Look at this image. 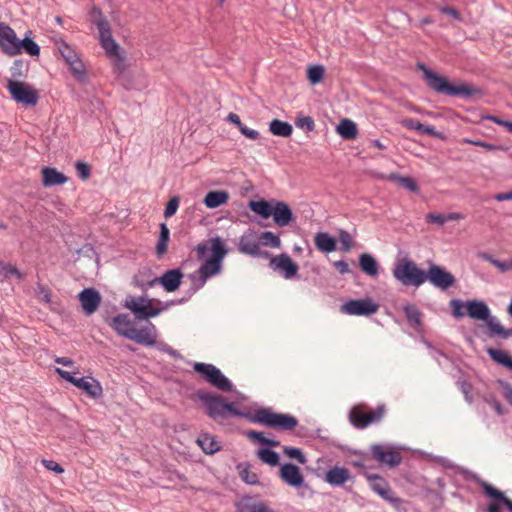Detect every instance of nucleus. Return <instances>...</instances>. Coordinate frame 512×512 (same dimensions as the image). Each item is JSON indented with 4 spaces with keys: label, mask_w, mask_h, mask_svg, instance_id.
I'll return each mask as SVG.
<instances>
[{
    "label": "nucleus",
    "mask_w": 512,
    "mask_h": 512,
    "mask_svg": "<svg viewBox=\"0 0 512 512\" xmlns=\"http://www.w3.org/2000/svg\"><path fill=\"white\" fill-rule=\"evenodd\" d=\"M351 478L350 472L345 467L335 466L328 470L324 480L333 486H341Z\"/></svg>",
    "instance_id": "bb28decb"
},
{
    "label": "nucleus",
    "mask_w": 512,
    "mask_h": 512,
    "mask_svg": "<svg viewBox=\"0 0 512 512\" xmlns=\"http://www.w3.org/2000/svg\"><path fill=\"white\" fill-rule=\"evenodd\" d=\"M250 420L254 423L284 431L293 430L298 425V420L294 416L277 413L268 408L256 410L250 416Z\"/></svg>",
    "instance_id": "20e7f679"
},
{
    "label": "nucleus",
    "mask_w": 512,
    "mask_h": 512,
    "mask_svg": "<svg viewBox=\"0 0 512 512\" xmlns=\"http://www.w3.org/2000/svg\"><path fill=\"white\" fill-rule=\"evenodd\" d=\"M194 370L199 373L207 382L222 391H230L231 382L222 374V372L212 364L197 362L193 366Z\"/></svg>",
    "instance_id": "9d476101"
},
{
    "label": "nucleus",
    "mask_w": 512,
    "mask_h": 512,
    "mask_svg": "<svg viewBox=\"0 0 512 512\" xmlns=\"http://www.w3.org/2000/svg\"><path fill=\"white\" fill-rule=\"evenodd\" d=\"M269 130L273 135L281 137H289L293 132V128L289 123L278 119L270 122Z\"/></svg>",
    "instance_id": "c9c22d12"
},
{
    "label": "nucleus",
    "mask_w": 512,
    "mask_h": 512,
    "mask_svg": "<svg viewBox=\"0 0 512 512\" xmlns=\"http://www.w3.org/2000/svg\"><path fill=\"white\" fill-rule=\"evenodd\" d=\"M324 73L325 69L321 65H311L307 68V78L313 85L322 81Z\"/></svg>",
    "instance_id": "a19ab883"
},
{
    "label": "nucleus",
    "mask_w": 512,
    "mask_h": 512,
    "mask_svg": "<svg viewBox=\"0 0 512 512\" xmlns=\"http://www.w3.org/2000/svg\"><path fill=\"white\" fill-rule=\"evenodd\" d=\"M124 307L138 320L156 317L165 309L159 300L147 296H129L124 301Z\"/></svg>",
    "instance_id": "39448f33"
},
{
    "label": "nucleus",
    "mask_w": 512,
    "mask_h": 512,
    "mask_svg": "<svg viewBox=\"0 0 512 512\" xmlns=\"http://www.w3.org/2000/svg\"><path fill=\"white\" fill-rule=\"evenodd\" d=\"M257 455L261 461L271 466H275L279 463L278 453L271 449H260Z\"/></svg>",
    "instance_id": "c03bdc74"
},
{
    "label": "nucleus",
    "mask_w": 512,
    "mask_h": 512,
    "mask_svg": "<svg viewBox=\"0 0 512 512\" xmlns=\"http://www.w3.org/2000/svg\"><path fill=\"white\" fill-rule=\"evenodd\" d=\"M0 275L4 279H8L11 276H15L18 279L22 278V273L12 264L0 262Z\"/></svg>",
    "instance_id": "09e8293b"
},
{
    "label": "nucleus",
    "mask_w": 512,
    "mask_h": 512,
    "mask_svg": "<svg viewBox=\"0 0 512 512\" xmlns=\"http://www.w3.org/2000/svg\"><path fill=\"white\" fill-rule=\"evenodd\" d=\"M401 124L403 127L417 132H420V129L422 128V123L414 118H405L401 121Z\"/></svg>",
    "instance_id": "6e6d98bb"
},
{
    "label": "nucleus",
    "mask_w": 512,
    "mask_h": 512,
    "mask_svg": "<svg viewBox=\"0 0 512 512\" xmlns=\"http://www.w3.org/2000/svg\"><path fill=\"white\" fill-rule=\"evenodd\" d=\"M67 181L68 178L55 168L45 167L42 169V182L45 187L63 185Z\"/></svg>",
    "instance_id": "c85d7f7f"
},
{
    "label": "nucleus",
    "mask_w": 512,
    "mask_h": 512,
    "mask_svg": "<svg viewBox=\"0 0 512 512\" xmlns=\"http://www.w3.org/2000/svg\"><path fill=\"white\" fill-rule=\"evenodd\" d=\"M6 88L11 98L17 103L26 106H35L38 103V91L25 82L9 79Z\"/></svg>",
    "instance_id": "6e6552de"
},
{
    "label": "nucleus",
    "mask_w": 512,
    "mask_h": 512,
    "mask_svg": "<svg viewBox=\"0 0 512 512\" xmlns=\"http://www.w3.org/2000/svg\"><path fill=\"white\" fill-rule=\"evenodd\" d=\"M281 479L290 486L298 487L304 482L300 469L293 464H284L280 469Z\"/></svg>",
    "instance_id": "a878e982"
},
{
    "label": "nucleus",
    "mask_w": 512,
    "mask_h": 512,
    "mask_svg": "<svg viewBox=\"0 0 512 512\" xmlns=\"http://www.w3.org/2000/svg\"><path fill=\"white\" fill-rule=\"evenodd\" d=\"M249 208L264 219L273 216L274 222L280 226H287L293 219V213L289 205L277 200L250 201Z\"/></svg>",
    "instance_id": "f03ea898"
},
{
    "label": "nucleus",
    "mask_w": 512,
    "mask_h": 512,
    "mask_svg": "<svg viewBox=\"0 0 512 512\" xmlns=\"http://www.w3.org/2000/svg\"><path fill=\"white\" fill-rule=\"evenodd\" d=\"M451 307L453 308V315L456 317V318H461L464 316V313H463V304L458 301V300H452L451 301Z\"/></svg>",
    "instance_id": "0e129e2a"
},
{
    "label": "nucleus",
    "mask_w": 512,
    "mask_h": 512,
    "mask_svg": "<svg viewBox=\"0 0 512 512\" xmlns=\"http://www.w3.org/2000/svg\"><path fill=\"white\" fill-rule=\"evenodd\" d=\"M128 339L145 346H153L156 343L155 326L149 322L146 327L134 328Z\"/></svg>",
    "instance_id": "412c9836"
},
{
    "label": "nucleus",
    "mask_w": 512,
    "mask_h": 512,
    "mask_svg": "<svg viewBox=\"0 0 512 512\" xmlns=\"http://www.w3.org/2000/svg\"><path fill=\"white\" fill-rule=\"evenodd\" d=\"M487 352L496 363L512 370V357L506 351L489 348Z\"/></svg>",
    "instance_id": "e433bc0d"
},
{
    "label": "nucleus",
    "mask_w": 512,
    "mask_h": 512,
    "mask_svg": "<svg viewBox=\"0 0 512 512\" xmlns=\"http://www.w3.org/2000/svg\"><path fill=\"white\" fill-rule=\"evenodd\" d=\"M170 231L165 223L160 225V237L156 245V254L161 257L167 252Z\"/></svg>",
    "instance_id": "58836bf2"
},
{
    "label": "nucleus",
    "mask_w": 512,
    "mask_h": 512,
    "mask_svg": "<svg viewBox=\"0 0 512 512\" xmlns=\"http://www.w3.org/2000/svg\"><path fill=\"white\" fill-rule=\"evenodd\" d=\"M19 39L15 31L5 23L0 22V47L9 56L20 54Z\"/></svg>",
    "instance_id": "dca6fc26"
},
{
    "label": "nucleus",
    "mask_w": 512,
    "mask_h": 512,
    "mask_svg": "<svg viewBox=\"0 0 512 512\" xmlns=\"http://www.w3.org/2000/svg\"><path fill=\"white\" fill-rule=\"evenodd\" d=\"M270 266L274 270L282 271L284 277L287 279L292 278L298 272V265L292 261L290 256L286 254H281L279 256L273 257L270 260Z\"/></svg>",
    "instance_id": "aec40b11"
},
{
    "label": "nucleus",
    "mask_w": 512,
    "mask_h": 512,
    "mask_svg": "<svg viewBox=\"0 0 512 512\" xmlns=\"http://www.w3.org/2000/svg\"><path fill=\"white\" fill-rule=\"evenodd\" d=\"M480 257L483 260L491 263L493 266H495L502 273L507 272L509 270H512V258L509 259V260H506V261H499V260L493 258L488 253H481Z\"/></svg>",
    "instance_id": "ea45409f"
},
{
    "label": "nucleus",
    "mask_w": 512,
    "mask_h": 512,
    "mask_svg": "<svg viewBox=\"0 0 512 512\" xmlns=\"http://www.w3.org/2000/svg\"><path fill=\"white\" fill-rule=\"evenodd\" d=\"M18 45L20 46V53L22 52V50H24L31 56H38L40 53V48L38 44L29 38H24L23 40H20Z\"/></svg>",
    "instance_id": "49530a36"
},
{
    "label": "nucleus",
    "mask_w": 512,
    "mask_h": 512,
    "mask_svg": "<svg viewBox=\"0 0 512 512\" xmlns=\"http://www.w3.org/2000/svg\"><path fill=\"white\" fill-rule=\"evenodd\" d=\"M389 180L397 181L401 186H403L404 188H406L412 192H418V190H419L418 185L415 182V180L410 177H403L398 174H391L389 176Z\"/></svg>",
    "instance_id": "37998d69"
},
{
    "label": "nucleus",
    "mask_w": 512,
    "mask_h": 512,
    "mask_svg": "<svg viewBox=\"0 0 512 512\" xmlns=\"http://www.w3.org/2000/svg\"><path fill=\"white\" fill-rule=\"evenodd\" d=\"M107 57L111 60L112 70L117 75H122L126 70L125 56L121 53V47L117 44V48L112 51L104 50Z\"/></svg>",
    "instance_id": "c756f323"
},
{
    "label": "nucleus",
    "mask_w": 512,
    "mask_h": 512,
    "mask_svg": "<svg viewBox=\"0 0 512 512\" xmlns=\"http://www.w3.org/2000/svg\"><path fill=\"white\" fill-rule=\"evenodd\" d=\"M241 479L247 484H256L258 482V477L255 473L249 471L248 469H243L240 472Z\"/></svg>",
    "instance_id": "4d7b16f0"
},
{
    "label": "nucleus",
    "mask_w": 512,
    "mask_h": 512,
    "mask_svg": "<svg viewBox=\"0 0 512 512\" xmlns=\"http://www.w3.org/2000/svg\"><path fill=\"white\" fill-rule=\"evenodd\" d=\"M283 452L290 458L296 459L300 464L306 463V458L301 450L295 447H284Z\"/></svg>",
    "instance_id": "8fccbe9b"
},
{
    "label": "nucleus",
    "mask_w": 512,
    "mask_h": 512,
    "mask_svg": "<svg viewBox=\"0 0 512 512\" xmlns=\"http://www.w3.org/2000/svg\"><path fill=\"white\" fill-rule=\"evenodd\" d=\"M78 299L86 315L95 313L101 304V295L94 288H85L78 294Z\"/></svg>",
    "instance_id": "6ab92c4d"
},
{
    "label": "nucleus",
    "mask_w": 512,
    "mask_h": 512,
    "mask_svg": "<svg viewBox=\"0 0 512 512\" xmlns=\"http://www.w3.org/2000/svg\"><path fill=\"white\" fill-rule=\"evenodd\" d=\"M94 23L99 32V42L104 50L112 51L117 48V42L114 40L111 32V25L109 21L102 16L101 13L94 19Z\"/></svg>",
    "instance_id": "f3484780"
},
{
    "label": "nucleus",
    "mask_w": 512,
    "mask_h": 512,
    "mask_svg": "<svg viewBox=\"0 0 512 512\" xmlns=\"http://www.w3.org/2000/svg\"><path fill=\"white\" fill-rule=\"evenodd\" d=\"M404 313L413 326H418L421 323V312L415 305H407L404 307Z\"/></svg>",
    "instance_id": "de8ad7c7"
},
{
    "label": "nucleus",
    "mask_w": 512,
    "mask_h": 512,
    "mask_svg": "<svg viewBox=\"0 0 512 512\" xmlns=\"http://www.w3.org/2000/svg\"><path fill=\"white\" fill-rule=\"evenodd\" d=\"M183 278V273L179 269H172L166 271L161 277L157 278L156 281L162 285L167 292L176 291Z\"/></svg>",
    "instance_id": "4be33fe9"
},
{
    "label": "nucleus",
    "mask_w": 512,
    "mask_h": 512,
    "mask_svg": "<svg viewBox=\"0 0 512 512\" xmlns=\"http://www.w3.org/2000/svg\"><path fill=\"white\" fill-rule=\"evenodd\" d=\"M237 512H275L264 502H258L250 496H244L235 503Z\"/></svg>",
    "instance_id": "5701e85b"
},
{
    "label": "nucleus",
    "mask_w": 512,
    "mask_h": 512,
    "mask_svg": "<svg viewBox=\"0 0 512 512\" xmlns=\"http://www.w3.org/2000/svg\"><path fill=\"white\" fill-rule=\"evenodd\" d=\"M379 305L372 299L350 300L341 306V312L348 315L369 316L378 311Z\"/></svg>",
    "instance_id": "f8f14e48"
},
{
    "label": "nucleus",
    "mask_w": 512,
    "mask_h": 512,
    "mask_svg": "<svg viewBox=\"0 0 512 512\" xmlns=\"http://www.w3.org/2000/svg\"><path fill=\"white\" fill-rule=\"evenodd\" d=\"M418 68L423 71L424 78L428 86L438 93H442L449 96H472L475 90L468 84L453 85L443 77L438 75L436 72L428 69L424 64L419 63Z\"/></svg>",
    "instance_id": "7ed1b4c3"
},
{
    "label": "nucleus",
    "mask_w": 512,
    "mask_h": 512,
    "mask_svg": "<svg viewBox=\"0 0 512 512\" xmlns=\"http://www.w3.org/2000/svg\"><path fill=\"white\" fill-rule=\"evenodd\" d=\"M42 464L44 465V467L50 471H53L57 474H61L64 472V469L63 467L58 464L57 462L53 461V460H46V459H43L42 460Z\"/></svg>",
    "instance_id": "bf43d9fd"
},
{
    "label": "nucleus",
    "mask_w": 512,
    "mask_h": 512,
    "mask_svg": "<svg viewBox=\"0 0 512 512\" xmlns=\"http://www.w3.org/2000/svg\"><path fill=\"white\" fill-rule=\"evenodd\" d=\"M463 143H468V144H471V145H474V146H479V147H482L488 151H496V150H499L501 147L500 146H497V145H493V144H490V143H487V142H483V141H480V140H471V139H468V138H464L462 140Z\"/></svg>",
    "instance_id": "864d4df0"
},
{
    "label": "nucleus",
    "mask_w": 512,
    "mask_h": 512,
    "mask_svg": "<svg viewBox=\"0 0 512 512\" xmlns=\"http://www.w3.org/2000/svg\"><path fill=\"white\" fill-rule=\"evenodd\" d=\"M240 132L245 136L247 137L248 139H251V140H256L259 138V132L254 130V129H251V128H248L246 125L242 124L241 127L239 128Z\"/></svg>",
    "instance_id": "e2e57ef3"
},
{
    "label": "nucleus",
    "mask_w": 512,
    "mask_h": 512,
    "mask_svg": "<svg viewBox=\"0 0 512 512\" xmlns=\"http://www.w3.org/2000/svg\"><path fill=\"white\" fill-rule=\"evenodd\" d=\"M337 132L347 140H352L357 137L358 129L357 125L349 119H343L337 127Z\"/></svg>",
    "instance_id": "72a5a7b5"
},
{
    "label": "nucleus",
    "mask_w": 512,
    "mask_h": 512,
    "mask_svg": "<svg viewBox=\"0 0 512 512\" xmlns=\"http://www.w3.org/2000/svg\"><path fill=\"white\" fill-rule=\"evenodd\" d=\"M482 487L487 496L498 501H501L504 498L503 493L498 489L494 488L492 485L484 483Z\"/></svg>",
    "instance_id": "603ef678"
},
{
    "label": "nucleus",
    "mask_w": 512,
    "mask_h": 512,
    "mask_svg": "<svg viewBox=\"0 0 512 512\" xmlns=\"http://www.w3.org/2000/svg\"><path fill=\"white\" fill-rule=\"evenodd\" d=\"M371 452L375 460L389 467H396L402 461V456L398 451L383 445H373Z\"/></svg>",
    "instance_id": "a211bd4d"
},
{
    "label": "nucleus",
    "mask_w": 512,
    "mask_h": 512,
    "mask_svg": "<svg viewBox=\"0 0 512 512\" xmlns=\"http://www.w3.org/2000/svg\"><path fill=\"white\" fill-rule=\"evenodd\" d=\"M76 170H77L78 175L80 176V178H82L83 180H86V179L89 178V176H90V167L86 163L78 161L76 163Z\"/></svg>",
    "instance_id": "13d9d810"
},
{
    "label": "nucleus",
    "mask_w": 512,
    "mask_h": 512,
    "mask_svg": "<svg viewBox=\"0 0 512 512\" xmlns=\"http://www.w3.org/2000/svg\"><path fill=\"white\" fill-rule=\"evenodd\" d=\"M426 221L429 223H435L438 225H443L446 222V215L444 214H436V213H429L426 216Z\"/></svg>",
    "instance_id": "680f3d73"
},
{
    "label": "nucleus",
    "mask_w": 512,
    "mask_h": 512,
    "mask_svg": "<svg viewBox=\"0 0 512 512\" xmlns=\"http://www.w3.org/2000/svg\"><path fill=\"white\" fill-rule=\"evenodd\" d=\"M393 276L406 286L419 287L426 281V272L407 258L397 261L393 269Z\"/></svg>",
    "instance_id": "423d86ee"
},
{
    "label": "nucleus",
    "mask_w": 512,
    "mask_h": 512,
    "mask_svg": "<svg viewBox=\"0 0 512 512\" xmlns=\"http://www.w3.org/2000/svg\"><path fill=\"white\" fill-rule=\"evenodd\" d=\"M366 479L369 482L370 488L377 493L381 498L389 501L393 505H398L402 500L394 495V492L390 488L388 482L381 476L376 474H365Z\"/></svg>",
    "instance_id": "4468645a"
},
{
    "label": "nucleus",
    "mask_w": 512,
    "mask_h": 512,
    "mask_svg": "<svg viewBox=\"0 0 512 512\" xmlns=\"http://www.w3.org/2000/svg\"><path fill=\"white\" fill-rule=\"evenodd\" d=\"M386 413L385 405L368 408L366 405H356L349 412V420L357 429H365L369 425L378 423Z\"/></svg>",
    "instance_id": "0eeeda50"
},
{
    "label": "nucleus",
    "mask_w": 512,
    "mask_h": 512,
    "mask_svg": "<svg viewBox=\"0 0 512 512\" xmlns=\"http://www.w3.org/2000/svg\"><path fill=\"white\" fill-rule=\"evenodd\" d=\"M359 266L365 274L371 277H375L378 274V263L370 254L364 253L360 255Z\"/></svg>",
    "instance_id": "2f4dec72"
},
{
    "label": "nucleus",
    "mask_w": 512,
    "mask_h": 512,
    "mask_svg": "<svg viewBox=\"0 0 512 512\" xmlns=\"http://www.w3.org/2000/svg\"><path fill=\"white\" fill-rule=\"evenodd\" d=\"M179 207V199L177 197L171 198L166 204L164 215L166 218L172 217Z\"/></svg>",
    "instance_id": "5fc2aeb1"
},
{
    "label": "nucleus",
    "mask_w": 512,
    "mask_h": 512,
    "mask_svg": "<svg viewBox=\"0 0 512 512\" xmlns=\"http://www.w3.org/2000/svg\"><path fill=\"white\" fill-rule=\"evenodd\" d=\"M259 242L261 241L262 245L269 246L272 248H280L281 240L279 236L275 235L273 232L266 231L260 234Z\"/></svg>",
    "instance_id": "79ce46f5"
},
{
    "label": "nucleus",
    "mask_w": 512,
    "mask_h": 512,
    "mask_svg": "<svg viewBox=\"0 0 512 512\" xmlns=\"http://www.w3.org/2000/svg\"><path fill=\"white\" fill-rule=\"evenodd\" d=\"M487 323V326L490 330L491 335H499L502 338L506 339L510 336H512V329L506 330L498 321L496 317H490L485 320Z\"/></svg>",
    "instance_id": "4c0bfd02"
},
{
    "label": "nucleus",
    "mask_w": 512,
    "mask_h": 512,
    "mask_svg": "<svg viewBox=\"0 0 512 512\" xmlns=\"http://www.w3.org/2000/svg\"><path fill=\"white\" fill-rule=\"evenodd\" d=\"M426 280H428L433 286L442 290L448 289L456 282L452 273L435 264L430 265L426 272Z\"/></svg>",
    "instance_id": "ddd939ff"
},
{
    "label": "nucleus",
    "mask_w": 512,
    "mask_h": 512,
    "mask_svg": "<svg viewBox=\"0 0 512 512\" xmlns=\"http://www.w3.org/2000/svg\"><path fill=\"white\" fill-rule=\"evenodd\" d=\"M109 326L112 327L119 335L128 339V335L132 334L134 330V323L128 314H118L109 321Z\"/></svg>",
    "instance_id": "b1692460"
},
{
    "label": "nucleus",
    "mask_w": 512,
    "mask_h": 512,
    "mask_svg": "<svg viewBox=\"0 0 512 512\" xmlns=\"http://www.w3.org/2000/svg\"><path fill=\"white\" fill-rule=\"evenodd\" d=\"M504 390V396L507 399V401L512 405V386L509 384H506L503 388Z\"/></svg>",
    "instance_id": "774afa93"
},
{
    "label": "nucleus",
    "mask_w": 512,
    "mask_h": 512,
    "mask_svg": "<svg viewBox=\"0 0 512 512\" xmlns=\"http://www.w3.org/2000/svg\"><path fill=\"white\" fill-rule=\"evenodd\" d=\"M56 46L65 62L70 67L72 73L75 76H84V65L75 50L63 40L57 41Z\"/></svg>",
    "instance_id": "2eb2a0df"
},
{
    "label": "nucleus",
    "mask_w": 512,
    "mask_h": 512,
    "mask_svg": "<svg viewBox=\"0 0 512 512\" xmlns=\"http://www.w3.org/2000/svg\"><path fill=\"white\" fill-rule=\"evenodd\" d=\"M246 436L252 441H258L261 444L271 447H277L280 445L279 441L266 438L262 432L251 430L246 432Z\"/></svg>",
    "instance_id": "a18cd8bd"
},
{
    "label": "nucleus",
    "mask_w": 512,
    "mask_h": 512,
    "mask_svg": "<svg viewBox=\"0 0 512 512\" xmlns=\"http://www.w3.org/2000/svg\"><path fill=\"white\" fill-rule=\"evenodd\" d=\"M339 241L342 245L344 251L348 252L352 248L353 239L352 236L344 230H341L339 233Z\"/></svg>",
    "instance_id": "3c124183"
},
{
    "label": "nucleus",
    "mask_w": 512,
    "mask_h": 512,
    "mask_svg": "<svg viewBox=\"0 0 512 512\" xmlns=\"http://www.w3.org/2000/svg\"><path fill=\"white\" fill-rule=\"evenodd\" d=\"M315 245L318 250L330 253L336 249V242L334 238L329 236L327 233H318L314 239Z\"/></svg>",
    "instance_id": "473e14b6"
},
{
    "label": "nucleus",
    "mask_w": 512,
    "mask_h": 512,
    "mask_svg": "<svg viewBox=\"0 0 512 512\" xmlns=\"http://www.w3.org/2000/svg\"><path fill=\"white\" fill-rule=\"evenodd\" d=\"M420 134H426L434 137H439V133L435 130L433 126L422 124V128L420 129Z\"/></svg>",
    "instance_id": "338daca9"
},
{
    "label": "nucleus",
    "mask_w": 512,
    "mask_h": 512,
    "mask_svg": "<svg viewBox=\"0 0 512 512\" xmlns=\"http://www.w3.org/2000/svg\"><path fill=\"white\" fill-rule=\"evenodd\" d=\"M56 372L61 378L65 379L77 388L85 391V393L92 398H98L103 393L101 384L92 377L76 378L70 372L61 368H56Z\"/></svg>",
    "instance_id": "9b49d317"
},
{
    "label": "nucleus",
    "mask_w": 512,
    "mask_h": 512,
    "mask_svg": "<svg viewBox=\"0 0 512 512\" xmlns=\"http://www.w3.org/2000/svg\"><path fill=\"white\" fill-rule=\"evenodd\" d=\"M239 250L251 256H259L261 249L258 236L254 232L244 234L240 238Z\"/></svg>",
    "instance_id": "393cba45"
},
{
    "label": "nucleus",
    "mask_w": 512,
    "mask_h": 512,
    "mask_svg": "<svg viewBox=\"0 0 512 512\" xmlns=\"http://www.w3.org/2000/svg\"><path fill=\"white\" fill-rule=\"evenodd\" d=\"M467 314L476 320H487L490 316L488 306L482 301H468L466 303Z\"/></svg>",
    "instance_id": "cd10ccee"
},
{
    "label": "nucleus",
    "mask_w": 512,
    "mask_h": 512,
    "mask_svg": "<svg viewBox=\"0 0 512 512\" xmlns=\"http://www.w3.org/2000/svg\"><path fill=\"white\" fill-rule=\"evenodd\" d=\"M209 250L212 252L211 257L208 258L196 272L199 280L198 287H203L208 278L220 273L222 261L227 253L222 241L219 238H215L206 243L197 245L196 253L198 258L203 259Z\"/></svg>",
    "instance_id": "f257e3e1"
},
{
    "label": "nucleus",
    "mask_w": 512,
    "mask_h": 512,
    "mask_svg": "<svg viewBox=\"0 0 512 512\" xmlns=\"http://www.w3.org/2000/svg\"><path fill=\"white\" fill-rule=\"evenodd\" d=\"M208 415L215 421L222 423L231 416L241 413L237 411L234 404L225 403L220 396H207L204 398Z\"/></svg>",
    "instance_id": "1a4fd4ad"
},
{
    "label": "nucleus",
    "mask_w": 512,
    "mask_h": 512,
    "mask_svg": "<svg viewBox=\"0 0 512 512\" xmlns=\"http://www.w3.org/2000/svg\"><path fill=\"white\" fill-rule=\"evenodd\" d=\"M440 11H441V13L446 14L456 20L461 19L460 13L453 7H441Z\"/></svg>",
    "instance_id": "69168bd1"
},
{
    "label": "nucleus",
    "mask_w": 512,
    "mask_h": 512,
    "mask_svg": "<svg viewBox=\"0 0 512 512\" xmlns=\"http://www.w3.org/2000/svg\"><path fill=\"white\" fill-rule=\"evenodd\" d=\"M296 125L299 128H306L308 131H312L315 127V123L311 117H302L296 121Z\"/></svg>",
    "instance_id": "052dcab7"
},
{
    "label": "nucleus",
    "mask_w": 512,
    "mask_h": 512,
    "mask_svg": "<svg viewBox=\"0 0 512 512\" xmlns=\"http://www.w3.org/2000/svg\"><path fill=\"white\" fill-rule=\"evenodd\" d=\"M229 200V193L224 190L210 191L206 194L203 203L207 208L214 209L224 205Z\"/></svg>",
    "instance_id": "7c9ffc66"
},
{
    "label": "nucleus",
    "mask_w": 512,
    "mask_h": 512,
    "mask_svg": "<svg viewBox=\"0 0 512 512\" xmlns=\"http://www.w3.org/2000/svg\"><path fill=\"white\" fill-rule=\"evenodd\" d=\"M197 443L206 454H213L220 450L219 443L209 434L200 435L197 439Z\"/></svg>",
    "instance_id": "f704fd0d"
}]
</instances>
